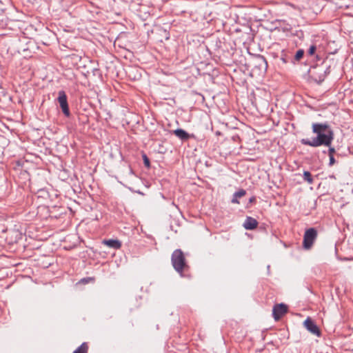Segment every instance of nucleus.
<instances>
[{
    "label": "nucleus",
    "instance_id": "obj_1",
    "mask_svg": "<svg viewBox=\"0 0 353 353\" xmlns=\"http://www.w3.org/2000/svg\"><path fill=\"white\" fill-rule=\"evenodd\" d=\"M312 132L316 136L312 139H302L300 142L304 145L319 147L321 145L330 146L334 140V131L327 122L313 123Z\"/></svg>",
    "mask_w": 353,
    "mask_h": 353
},
{
    "label": "nucleus",
    "instance_id": "obj_2",
    "mask_svg": "<svg viewBox=\"0 0 353 353\" xmlns=\"http://www.w3.org/2000/svg\"><path fill=\"white\" fill-rule=\"evenodd\" d=\"M171 261L174 269L183 275V271L188 268L183 252L181 249L175 250L171 256Z\"/></svg>",
    "mask_w": 353,
    "mask_h": 353
},
{
    "label": "nucleus",
    "instance_id": "obj_3",
    "mask_svg": "<svg viewBox=\"0 0 353 353\" xmlns=\"http://www.w3.org/2000/svg\"><path fill=\"white\" fill-rule=\"evenodd\" d=\"M317 236V231L314 228H310L305 230L303 236V247L308 250L310 249Z\"/></svg>",
    "mask_w": 353,
    "mask_h": 353
},
{
    "label": "nucleus",
    "instance_id": "obj_4",
    "mask_svg": "<svg viewBox=\"0 0 353 353\" xmlns=\"http://www.w3.org/2000/svg\"><path fill=\"white\" fill-rule=\"evenodd\" d=\"M57 101L63 114L66 117H69L70 116V111L68 106V97L63 90L59 91Z\"/></svg>",
    "mask_w": 353,
    "mask_h": 353
},
{
    "label": "nucleus",
    "instance_id": "obj_5",
    "mask_svg": "<svg viewBox=\"0 0 353 353\" xmlns=\"http://www.w3.org/2000/svg\"><path fill=\"white\" fill-rule=\"evenodd\" d=\"M317 72H314L312 74V78L318 83H322L327 74L330 72V65H327L325 68L322 67L319 68Z\"/></svg>",
    "mask_w": 353,
    "mask_h": 353
},
{
    "label": "nucleus",
    "instance_id": "obj_6",
    "mask_svg": "<svg viewBox=\"0 0 353 353\" xmlns=\"http://www.w3.org/2000/svg\"><path fill=\"white\" fill-rule=\"evenodd\" d=\"M254 67L259 70L260 74L265 73L268 69L267 60L263 55H257L254 61Z\"/></svg>",
    "mask_w": 353,
    "mask_h": 353
},
{
    "label": "nucleus",
    "instance_id": "obj_7",
    "mask_svg": "<svg viewBox=\"0 0 353 353\" xmlns=\"http://www.w3.org/2000/svg\"><path fill=\"white\" fill-rule=\"evenodd\" d=\"M288 312V307L284 303L276 304L274 306L272 315L275 320H279L283 314Z\"/></svg>",
    "mask_w": 353,
    "mask_h": 353
},
{
    "label": "nucleus",
    "instance_id": "obj_8",
    "mask_svg": "<svg viewBox=\"0 0 353 353\" xmlns=\"http://www.w3.org/2000/svg\"><path fill=\"white\" fill-rule=\"evenodd\" d=\"M304 325L306 329L312 334L319 336L321 335V331L316 324L310 317H307L304 321Z\"/></svg>",
    "mask_w": 353,
    "mask_h": 353
},
{
    "label": "nucleus",
    "instance_id": "obj_9",
    "mask_svg": "<svg viewBox=\"0 0 353 353\" xmlns=\"http://www.w3.org/2000/svg\"><path fill=\"white\" fill-rule=\"evenodd\" d=\"M173 134L177 137L182 141L188 140L190 138H194L193 134H189L185 130L181 128H177L173 131Z\"/></svg>",
    "mask_w": 353,
    "mask_h": 353
},
{
    "label": "nucleus",
    "instance_id": "obj_10",
    "mask_svg": "<svg viewBox=\"0 0 353 353\" xmlns=\"http://www.w3.org/2000/svg\"><path fill=\"white\" fill-rule=\"evenodd\" d=\"M258 221L253 217L247 216L243 224V226L245 230H252L257 228Z\"/></svg>",
    "mask_w": 353,
    "mask_h": 353
},
{
    "label": "nucleus",
    "instance_id": "obj_11",
    "mask_svg": "<svg viewBox=\"0 0 353 353\" xmlns=\"http://www.w3.org/2000/svg\"><path fill=\"white\" fill-rule=\"evenodd\" d=\"M102 243L113 249H119L121 247V243L117 239H104Z\"/></svg>",
    "mask_w": 353,
    "mask_h": 353
},
{
    "label": "nucleus",
    "instance_id": "obj_12",
    "mask_svg": "<svg viewBox=\"0 0 353 353\" xmlns=\"http://www.w3.org/2000/svg\"><path fill=\"white\" fill-rule=\"evenodd\" d=\"M246 194V191L243 189H240L239 190L235 192L233 195L231 200L232 203H236L239 204V199L245 196Z\"/></svg>",
    "mask_w": 353,
    "mask_h": 353
},
{
    "label": "nucleus",
    "instance_id": "obj_13",
    "mask_svg": "<svg viewBox=\"0 0 353 353\" xmlns=\"http://www.w3.org/2000/svg\"><path fill=\"white\" fill-rule=\"evenodd\" d=\"M88 350V343L83 342L79 347H77L73 353H87Z\"/></svg>",
    "mask_w": 353,
    "mask_h": 353
},
{
    "label": "nucleus",
    "instance_id": "obj_14",
    "mask_svg": "<svg viewBox=\"0 0 353 353\" xmlns=\"http://www.w3.org/2000/svg\"><path fill=\"white\" fill-rule=\"evenodd\" d=\"M303 180L307 181L309 184L314 183L313 177L309 171H304L303 173Z\"/></svg>",
    "mask_w": 353,
    "mask_h": 353
},
{
    "label": "nucleus",
    "instance_id": "obj_15",
    "mask_svg": "<svg viewBox=\"0 0 353 353\" xmlns=\"http://www.w3.org/2000/svg\"><path fill=\"white\" fill-rule=\"evenodd\" d=\"M305 51L303 49L298 50L294 57V61H299L303 57Z\"/></svg>",
    "mask_w": 353,
    "mask_h": 353
},
{
    "label": "nucleus",
    "instance_id": "obj_16",
    "mask_svg": "<svg viewBox=\"0 0 353 353\" xmlns=\"http://www.w3.org/2000/svg\"><path fill=\"white\" fill-rule=\"evenodd\" d=\"M142 158H143L144 165L146 168H149L150 167V159H148V157H147V155L145 153H143L142 154Z\"/></svg>",
    "mask_w": 353,
    "mask_h": 353
},
{
    "label": "nucleus",
    "instance_id": "obj_17",
    "mask_svg": "<svg viewBox=\"0 0 353 353\" xmlns=\"http://www.w3.org/2000/svg\"><path fill=\"white\" fill-rule=\"evenodd\" d=\"M316 51V46L315 45H312V46H310V47L309 48V49L307 50V54L310 56H313V55H314Z\"/></svg>",
    "mask_w": 353,
    "mask_h": 353
},
{
    "label": "nucleus",
    "instance_id": "obj_18",
    "mask_svg": "<svg viewBox=\"0 0 353 353\" xmlns=\"http://www.w3.org/2000/svg\"><path fill=\"white\" fill-rule=\"evenodd\" d=\"M328 148V156H334V154L336 152L335 148L334 147H332L331 145L330 146H327Z\"/></svg>",
    "mask_w": 353,
    "mask_h": 353
},
{
    "label": "nucleus",
    "instance_id": "obj_19",
    "mask_svg": "<svg viewBox=\"0 0 353 353\" xmlns=\"http://www.w3.org/2000/svg\"><path fill=\"white\" fill-rule=\"evenodd\" d=\"M329 157H330L329 165L332 166L335 163L336 161H335L334 156H329Z\"/></svg>",
    "mask_w": 353,
    "mask_h": 353
},
{
    "label": "nucleus",
    "instance_id": "obj_20",
    "mask_svg": "<svg viewBox=\"0 0 353 353\" xmlns=\"http://www.w3.org/2000/svg\"><path fill=\"white\" fill-rule=\"evenodd\" d=\"M255 201H256V197L254 196L250 197V199H249V203H254Z\"/></svg>",
    "mask_w": 353,
    "mask_h": 353
},
{
    "label": "nucleus",
    "instance_id": "obj_21",
    "mask_svg": "<svg viewBox=\"0 0 353 353\" xmlns=\"http://www.w3.org/2000/svg\"><path fill=\"white\" fill-rule=\"evenodd\" d=\"M128 170H129V173H130V174H132V175L134 174V171H133L132 168L130 166H129Z\"/></svg>",
    "mask_w": 353,
    "mask_h": 353
},
{
    "label": "nucleus",
    "instance_id": "obj_22",
    "mask_svg": "<svg viewBox=\"0 0 353 353\" xmlns=\"http://www.w3.org/2000/svg\"><path fill=\"white\" fill-rule=\"evenodd\" d=\"M81 281H82L83 283H87V282H88V279H83L81 280Z\"/></svg>",
    "mask_w": 353,
    "mask_h": 353
},
{
    "label": "nucleus",
    "instance_id": "obj_23",
    "mask_svg": "<svg viewBox=\"0 0 353 353\" xmlns=\"http://www.w3.org/2000/svg\"><path fill=\"white\" fill-rule=\"evenodd\" d=\"M282 61L284 62V63H286L287 62V60L285 58H281Z\"/></svg>",
    "mask_w": 353,
    "mask_h": 353
},
{
    "label": "nucleus",
    "instance_id": "obj_24",
    "mask_svg": "<svg viewBox=\"0 0 353 353\" xmlns=\"http://www.w3.org/2000/svg\"><path fill=\"white\" fill-rule=\"evenodd\" d=\"M270 265H268V267H267L268 271L270 270Z\"/></svg>",
    "mask_w": 353,
    "mask_h": 353
},
{
    "label": "nucleus",
    "instance_id": "obj_25",
    "mask_svg": "<svg viewBox=\"0 0 353 353\" xmlns=\"http://www.w3.org/2000/svg\"><path fill=\"white\" fill-rule=\"evenodd\" d=\"M316 59H320V57H319V54H316Z\"/></svg>",
    "mask_w": 353,
    "mask_h": 353
}]
</instances>
